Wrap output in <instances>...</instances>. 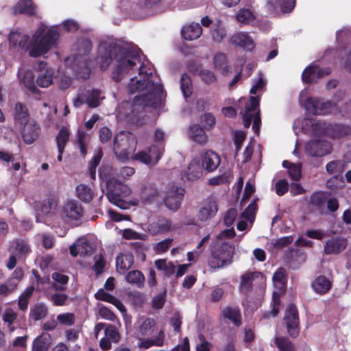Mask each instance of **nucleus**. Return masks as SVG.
<instances>
[{"label": "nucleus", "instance_id": "f257e3e1", "mask_svg": "<svg viewBox=\"0 0 351 351\" xmlns=\"http://www.w3.org/2000/svg\"><path fill=\"white\" fill-rule=\"evenodd\" d=\"M146 62H143L138 69V74L145 78L143 80H135L132 78L128 84V90L130 93L144 89L147 90V93L134 97L132 105L134 109L137 106L142 110L145 107L157 109L163 104L167 95L162 84L155 82L153 80L154 69L152 64L148 60Z\"/></svg>", "mask_w": 351, "mask_h": 351}, {"label": "nucleus", "instance_id": "f03ea898", "mask_svg": "<svg viewBox=\"0 0 351 351\" xmlns=\"http://www.w3.org/2000/svg\"><path fill=\"white\" fill-rule=\"evenodd\" d=\"M141 50L136 47H125L111 43L106 45L101 57V68L106 70L113 60L116 64L112 73V77L116 82L122 80L123 74L129 72L137 63L141 62Z\"/></svg>", "mask_w": 351, "mask_h": 351}, {"label": "nucleus", "instance_id": "7ed1b4c3", "mask_svg": "<svg viewBox=\"0 0 351 351\" xmlns=\"http://www.w3.org/2000/svg\"><path fill=\"white\" fill-rule=\"evenodd\" d=\"M60 34L55 29H48L40 38L39 36L34 34L33 39L28 43L29 36L22 34L19 32L10 33L8 40L12 47H20L29 51V55L33 58H38L46 53L52 47L56 45Z\"/></svg>", "mask_w": 351, "mask_h": 351}, {"label": "nucleus", "instance_id": "20e7f679", "mask_svg": "<svg viewBox=\"0 0 351 351\" xmlns=\"http://www.w3.org/2000/svg\"><path fill=\"white\" fill-rule=\"evenodd\" d=\"M234 235V229L230 228L222 231L217 236L214 250L209 261V265L212 268H222L232 262L234 254V246L230 243L228 239Z\"/></svg>", "mask_w": 351, "mask_h": 351}, {"label": "nucleus", "instance_id": "39448f33", "mask_svg": "<svg viewBox=\"0 0 351 351\" xmlns=\"http://www.w3.org/2000/svg\"><path fill=\"white\" fill-rule=\"evenodd\" d=\"M99 176L103 181L106 182V196L110 203L121 209H128L131 205L134 206L138 204L136 199L129 202L125 199L132 195V189L127 184L118 182L115 179L109 178L104 167L99 169Z\"/></svg>", "mask_w": 351, "mask_h": 351}, {"label": "nucleus", "instance_id": "423d86ee", "mask_svg": "<svg viewBox=\"0 0 351 351\" xmlns=\"http://www.w3.org/2000/svg\"><path fill=\"white\" fill-rule=\"evenodd\" d=\"M135 328V335L138 339V346L140 348L148 349L152 346H163L165 332L162 329L159 330L155 337L146 338L152 336L157 330L158 326L154 319L141 317L136 322Z\"/></svg>", "mask_w": 351, "mask_h": 351}, {"label": "nucleus", "instance_id": "0eeeda50", "mask_svg": "<svg viewBox=\"0 0 351 351\" xmlns=\"http://www.w3.org/2000/svg\"><path fill=\"white\" fill-rule=\"evenodd\" d=\"M345 93L339 90L335 95L333 100H329L326 102H322L317 98L308 97L306 99V109L313 114H324L328 112L331 108L335 107L337 103L344 97Z\"/></svg>", "mask_w": 351, "mask_h": 351}, {"label": "nucleus", "instance_id": "6e6552de", "mask_svg": "<svg viewBox=\"0 0 351 351\" xmlns=\"http://www.w3.org/2000/svg\"><path fill=\"white\" fill-rule=\"evenodd\" d=\"M161 0H137L132 7V16L134 19L141 20L154 16Z\"/></svg>", "mask_w": 351, "mask_h": 351}, {"label": "nucleus", "instance_id": "1a4fd4ad", "mask_svg": "<svg viewBox=\"0 0 351 351\" xmlns=\"http://www.w3.org/2000/svg\"><path fill=\"white\" fill-rule=\"evenodd\" d=\"M273 282L276 288L273 293V309L270 312L269 315H267V317H276L278 313L280 293L283 291L286 283L285 269L280 268L274 273Z\"/></svg>", "mask_w": 351, "mask_h": 351}, {"label": "nucleus", "instance_id": "9d476101", "mask_svg": "<svg viewBox=\"0 0 351 351\" xmlns=\"http://www.w3.org/2000/svg\"><path fill=\"white\" fill-rule=\"evenodd\" d=\"M331 72L330 68H321L318 65L311 64L306 66L302 73V79L304 83L311 84L316 83L317 81Z\"/></svg>", "mask_w": 351, "mask_h": 351}, {"label": "nucleus", "instance_id": "9b49d317", "mask_svg": "<svg viewBox=\"0 0 351 351\" xmlns=\"http://www.w3.org/2000/svg\"><path fill=\"white\" fill-rule=\"evenodd\" d=\"M184 189L176 186L170 187L166 192L165 196V204L166 206L172 210H176L181 205L184 196Z\"/></svg>", "mask_w": 351, "mask_h": 351}, {"label": "nucleus", "instance_id": "f8f14e48", "mask_svg": "<svg viewBox=\"0 0 351 351\" xmlns=\"http://www.w3.org/2000/svg\"><path fill=\"white\" fill-rule=\"evenodd\" d=\"M285 321L290 335L292 337H296L298 335L299 319L298 312L294 305L291 304L287 308Z\"/></svg>", "mask_w": 351, "mask_h": 351}, {"label": "nucleus", "instance_id": "ddd939ff", "mask_svg": "<svg viewBox=\"0 0 351 351\" xmlns=\"http://www.w3.org/2000/svg\"><path fill=\"white\" fill-rule=\"evenodd\" d=\"M332 145L325 140H311L305 144L306 154H331Z\"/></svg>", "mask_w": 351, "mask_h": 351}, {"label": "nucleus", "instance_id": "4468645a", "mask_svg": "<svg viewBox=\"0 0 351 351\" xmlns=\"http://www.w3.org/2000/svg\"><path fill=\"white\" fill-rule=\"evenodd\" d=\"M60 214L62 219L77 220L82 215V208L77 202L69 201L63 206Z\"/></svg>", "mask_w": 351, "mask_h": 351}, {"label": "nucleus", "instance_id": "2eb2a0df", "mask_svg": "<svg viewBox=\"0 0 351 351\" xmlns=\"http://www.w3.org/2000/svg\"><path fill=\"white\" fill-rule=\"evenodd\" d=\"M21 135L26 144H32L39 136L40 128L35 121H30L23 124Z\"/></svg>", "mask_w": 351, "mask_h": 351}, {"label": "nucleus", "instance_id": "dca6fc26", "mask_svg": "<svg viewBox=\"0 0 351 351\" xmlns=\"http://www.w3.org/2000/svg\"><path fill=\"white\" fill-rule=\"evenodd\" d=\"M230 43L250 51H252L255 47L254 40L247 32H239L233 34L230 39Z\"/></svg>", "mask_w": 351, "mask_h": 351}, {"label": "nucleus", "instance_id": "f3484780", "mask_svg": "<svg viewBox=\"0 0 351 351\" xmlns=\"http://www.w3.org/2000/svg\"><path fill=\"white\" fill-rule=\"evenodd\" d=\"M217 201L214 198L208 199L199 209L197 215L198 219L206 221L213 218L217 212Z\"/></svg>", "mask_w": 351, "mask_h": 351}, {"label": "nucleus", "instance_id": "a211bd4d", "mask_svg": "<svg viewBox=\"0 0 351 351\" xmlns=\"http://www.w3.org/2000/svg\"><path fill=\"white\" fill-rule=\"evenodd\" d=\"M203 168L200 161L196 159L193 160L188 165L182 175V180L195 181L203 176Z\"/></svg>", "mask_w": 351, "mask_h": 351}, {"label": "nucleus", "instance_id": "6ab92c4d", "mask_svg": "<svg viewBox=\"0 0 351 351\" xmlns=\"http://www.w3.org/2000/svg\"><path fill=\"white\" fill-rule=\"evenodd\" d=\"M13 14L32 16L36 14V6L32 0H19L12 8Z\"/></svg>", "mask_w": 351, "mask_h": 351}, {"label": "nucleus", "instance_id": "aec40b11", "mask_svg": "<svg viewBox=\"0 0 351 351\" xmlns=\"http://www.w3.org/2000/svg\"><path fill=\"white\" fill-rule=\"evenodd\" d=\"M304 126L309 127L315 135L328 136L329 123L317 120L315 119H305L303 121Z\"/></svg>", "mask_w": 351, "mask_h": 351}, {"label": "nucleus", "instance_id": "412c9836", "mask_svg": "<svg viewBox=\"0 0 351 351\" xmlns=\"http://www.w3.org/2000/svg\"><path fill=\"white\" fill-rule=\"evenodd\" d=\"M51 343L52 338L51 335L43 332L33 340L32 351H48Z\"/></svg>", "mask_w": 351, "mask_h": 351}, {"label": "nucleus", "instance_id": "4be33fe9", "mask_svg": "<svg viewBox=\"0 0 351 351\" xmlns=\"http://www.w3.org/2000/svg\"><path fill=\"white\" fill-rule=\"evenodd\" d=\"M347 246V241L342 238H333L326 241L324 252L327 254H337L343 251Z\"/></svg>", "mask_w": 351, "mask_h": 351}, {"label": "nucleus", "instance_id": "5701e85b", "mask_svg": "<svg viewBox=\"0 0 351 351\" xmlns=\"http://www.w3.org/2000/svg\"><path fill=\"white\" fill-rule=\"evenodd\" d=\"M202 34V27L197 23H192L184 26L181 29V35L184 40H193L197 39Z\"/></svg>", "mask_w": 351, "mask_h": 351}, {"label": "nucleus", "instance_id": "b1692460", "mask_svg": "<svg viewBox=\"0 0 351 351\" xmlns=\"http://www.w3.org/2000/svg\"><path fill=\"white\" fill-rule=\"evenodd\" d=\"M132 143H134V139L133 138H130V136L125 134L124 133H120L117 134L114 138V144L113 148L114 153L117 154L116 149H121L120 154H130V151L128 150L130 149L128 144L130 141Z\"/></svg>", "mask_w": 351, "mask_h": 351}, {"label": "nucleus", "instance_id": "393cba45", "mask_svg": "<svg viewBox=\"0 0 351 351\" xmlns=\"http://www.w3.org/2000/svg\"><path fill=\"white\" fill-rule=\"evenodd\" d=\"M351 135V127L343 124L329 123L328 136L332 138H340Z\"/></svg>", "mask_w": 351, "mask_h": 351}, {"label": "nucleus", "instance_id": "a878e982", "mask_svg": "<svg viewBox=\"0 0 351 351\" xmlns=\"http://www.w3.org/2000/svg\"><path fill=\"white\" fill-rule=\"evenodd\" d=\"M92 247L87 239L84 237L80 238L70 247V253L73 256L77 255L84 256L90 252Z\"/></svg>", "mask_w": 351, "mask_h": 351}, {"label": "nucleus", "instance_id": "bb28decb", "mask_svg": "<svg viewBox=\"0 0 351 351\" xmlns=\"http://www.w3.org/2000/svg\"><path fill=\"white\" fill-rule=\"evenodd\" d=\"M260 279L263 280V276L260 272H247L241 276V281L240 285V289L243 293H247L251 287L254 280Z\"/></svg>", "mask_w": 351, "mask_h": 351}, {"label": "nucleus", "instance_id": "cd10ccee", "mask_svg": "<svg viewBox=\"0 0 351 351\" xmlns=\"http://www.w3.org/2000/svg\"><path fill=\"white\" fill-rule=\"evenodd\" d=\"M134 258L130 254H121L116 261L117 271L120 274H124L132 266Z\"/></svg>", "mask_w": 351, "mask_h": 351}, {"label": "nucleus", "instance_id": "c85d7f7f", "mask_svg": "<svg viewBox=\"0 0 351 351\" xmlns=\"http://www.w3.org/2000/svg\"><path fill=\"white\" fill-rule=\"evenodd\" d=\"M189 136L191 140L199 145H205L208 141V136L204 130L197 124L190 127Z\"/></svg>", "mask_w": 351, "mask_h": 351}, {"label": "nucleus", "instance_id": "c756f323", "mask_svg": "<svg viewBox=\"0 0 351 351\" xmlns=\"http://www.w3.org/2000/svg\"><path fill=\"white\" fill-rule=\"evenodd\" d=\"M97 300L106 301L114 305L121 313L126 312V308L123 304L113 295L106 293L104 289H100L95 294Z\"/></svg>", "mask_w": 351, "mask_h": 351}, {"label": "nucleus", "instance_id": "7c9ffc66", "mask_svg": "<svg viewBox=\"0 0 351 351\" xmlns=\"http://www.w3.org/2000/svg\"><path fill=\"white\" fill-rule=\"evenodd\" d=\"M165 133L160 129H156L154 132V144L149 148V154H163L165 152Z\"/></svg>", "mask_w": 351, "mask_h": 351}, {"label": "nucleus", "instance_id": "2f4dec72", "mask_svg": "<svg viewBox=\"0 0 351 351\" xmlns=\"http://www.w3.org/2000/svg\"><path fill=\"white\" fill-rule=\"evenodd\" d=\"M222 315L225 319L230 320L234 326L241 325V314L239 308L226 306L222 311Z\"/></svg>", "mask_w": 351, "mask_h": 351}, {"label": "nucleus", "instance_id": "473e14b6", "mask_svg": "<svg viewBox=\"0 0 351 351\" xmlns=\"http://www.w3.org/2000/svg\"><path fill=\"white\" fill-rule=\"evenodd\" d=\"M199 161L203 170L210 172L218 167L221 160L219 155H204Z\"/></svg>", "mask_w": 351, "mask_h": 351}, {"label": "nucleus", "instance_id": "72a5a7b5", "mask_svg": "<svg viewBox=\"0 0 351 351\" xmlns=\"http://www.w3.org/2000/svg\"><path fill=\"white\" fill-rule=\"evenodd\" d=\"M88 136L86 133L82 130H78L73 140V145L75 148L79 149L80 154H87L88 147Z\"/></svg>", "mask_w": 351, "mask_h": 351}, {"label": "nucleus", "instance_id": "f704fd0d", "mask_svg": "<svg viewBox=\"0 0 351 351\" xmlns=\"http://www.w3.org/2000/svg\"><path fill=\"white\" fill-rule=\"evenodd\" d=\"M14 119L17 124L21 125L29 122V112L27 106L21 102L15 105Z\"/></svg>", "mask_w": 351, "mask_h": 351}, {"label": "nucleus", "instance_id": "c9c22d12", "mask_svg": "<svg viewBox=\"0 0 351 351\" xmlns=\"http://www.w3.org/2000/svg\"><path fill=\"white\" fill-rule=\"evenodd\" d=\"M215 68L219 70L223 75H226L230 72V66L228 65L227 57L225 53L219 52L213 58Z\"/></svg>", "mask_w": 351, "mask_h": 351}, {"label": "nucleus", "instance_id": "e433bc0d", "mask_svg": "<svg viewBox=\"0 0 351 351\" xmlns=\"http://www.w3.org/2000/svg\"><path fill=\"white\" fill-rule=\"evenodd\" d=\"M69 137L70 132L69 128L67 127L62 126L60 129L56 137L58 154H63L66 144L69 140Z\"/></svg>", "mask_w": 351, "mask_h": 351}, {"label": "nucleus", "instance_id": "4c0bfd02", "mask_svg": "<svg viewBox=\"0 0 351 351\" xmlns=\"http://www.w3.org/2000/svg\"><path fill=\"white\" fill-rule=\"evenodd\" d=\"M12 253L19 258L26 256L30 252V247L28 243L22 239H16L13 241L11 247Z\"/></svg>", "mask_w": 351, "mask_h": 351}, {"label": "nucleus", "instance_id": "58836bf2", "mask_svg": "<svg viewBox=\"0 0 351 351\" xmlns=\"http://www.w3.org/2000/svg\"><path fill=\"white\" fill-rule=\"evenodd\" d=\"M17 319V313L16 311L10 307L5 308L2 314V320L9 331L12 332L15 328L13 326Z\"/></svg>", "mask_w": 351, "mask_h": 351}, {"label": "nucleus", "instance_id": "ea45409f", "mask_svg": "<svg viewBox=\"0 0 351 351\" xmlns=\"http://www.w3.org/2000/svg\"><path fill=\"white\" fill-rule=\"evenodd\" d=\"M21 82L26 88L33 94H40V91L37 88L34 82V75L30 70L24 72L23 77L21 79Z\"/></svg>", "mask_w": 351, "mask_h": 351}, {"label": "nucleus", "instance_id": "a19ab883", "mask_svg": "<svg viewBox=\"0 0 351 351\" xmlns=\"http://www.w3.org/2000/svg\"><path fill=\"white\" fill-rule=\"evenodd\" d=\"M312 287L317 293L324 294L330 290L331 283L326 277L319 276L313 281Z\"/></svg>", "mask_w": 351, "mask_h": 351}, {"label": "nucleus", "instance_id": "79ce46f5", "mask_svg": "<svg viewBox=\"0 0 351 351\" xmlns=\"http://www.w3.org/2000/svg\"><path fill=\"white\" fill-rule=\"evenodd\" d=\"M210 33L213 40L218 43H221L226 36V28L220 21L214 23Z\"/></svg>", "mask_w": 351, "mask_h": 351}, {"label": "nucleus", "instance_id": "37998d69", "mask_svg": "<svg viewBox=\"0 0 351 351\" xmlns=\"http://www.w3.org/2000/svg\"><path fill=\"white\" fill-rule=\"evenodd\" d=\"M78 197L84 202H89L94 197V192L91 188L86 184H81L76 188Z\"/></svg>", "mask_w": 351, "mask_h": 351}, {"label": "nucleus", "instance_id": "c03bdc74", "mask_svg": "<svg viewBox=\"0 0 351 351\" xmlns=\"http://www.w3.org/2000/svg\"><path fill=\"white\" fill-rule=\"evenodd\" d=\"M180 88L184 97H189L193 93L192 81L187 73H184L181 76Z\"/></svg>", "mask_w": 351, "mask_h": 351}, {"label": "nucleus", "instance_id": "a18cd8bd", "mask_svg": "<svg viewBox=\"0 0 351 351\" xmlns=\"http://www.w3.org/2000/svg\"><path fill=\"white\" fill-rule=\"evenodd\" d=\"M282 166L288 169L289 175L293 180L298 181L301 178L300 164H292L287 160H285L282 162Z\"/></svg>", "mask_w": 351, "mask_h": 351}, {"label": "nucleus", "instance_id": "49530a36", "mask_svg": "<svg viewBox=\"0 0 351 351\" xmlns=\"http://www.w3.org/2000/svg\"><path fill=\"white\" fill-rule=\"evenodd\" d=\"M101 90L97 88H93L90 91L88 92V95L86 97V102L89 108H94L99 106V97Z\"/></svg>", "mask_w": 351, "mask_h": 351}, {"label": "nucleus", "instance_id": "de8ad7c7", "mask_svg": "<svg viewBox=\"0 0 351 351\" xmlns=\"http://www.w3.org/2000/svg\"><path fill=\"white\" fill-rule=\"evenodd\" d=\"M125 280L130 284H135L137 287H141L143 285L145 278L141 271L134 270L125 276Z\"/></svg>", "mask_w": 351, "mask_h": 351}, {"label": "nucleus", "instance_id": "09e8293b", "mask_svg": "<svg viewBox=\"0 0 351 351\" xmlns=\"http://www.w3.org/2000/svg\"><path fill=\"white\" fill-rule=\"evenodd\" d=\"M47 312V307L44 304H38L31 309L30 316L35 321H38L45 317Z\"/></svg>", "mask_w": 351, "mask_h": 351}, {"label": "nucleus", "instance_id": "8fccbe9b", "mask_svg": "<svg viewBox=\"0 0 351 351\" xmlns=\"http://www.w3.org/2000/svg\"><path fill=\"white\" fill-rule=\"evenodd\" d=\"M155 265L158 270L162 271L165 275H171L176 271V267L173 264L167 262L166 259L156 261Z\"/></svg>", "mask_w": 351, "mask_h": 351}, {"label": "nucleus", "instance_id": "3c124183", "mask_svg": "<svg viewBox=\"0 0 351 351\" xmlns=\"http://www.w3.org/2000/svg\"><path fill=\"white\" fill-rule=\"evenodd\" d=\"M132 159L147 166L155 165L160 160L159 155H133Z\"/></svg>", "mask_w": 351, "mask_h": 351}, {"label": "nucleus", "instance_id": "603ef678", "mask_svg": "<svg viewBox=\"0 0 351 351\" xmlns=\"http://www.w3.org/2000/svg\"><path fill=\"white\" fill-rule=\"evenodd\" d=\"M237 20L243 23L248 24L255 19L252 12L249 9H241L236 15Z\"/></svg>", "mask_w": 351, "mask_h": 351}, {"label": "nucleus", "instance_id": "864d4df0", "mask_svg": "<svg viewBox=\"0 0 351 351\" xmlns=\"http://www.w3.org/2000/svg\"><path fill=\"white\" fill-rule=\"evenodd\" d=\"M326 200V195L322 192L315 193L311 198V204L317 206L321 212H322L324 208Z\"/></svg>", "mask_w": 351, "mask_h": 351}, {"label": "nucleus", "instance_id": "5fc2aeb1", "mask_svg": "<svg viewBox=\"0 0 351 351\" xmlns=\"http://www.w3.org/2000/svg\"><path fill=\"white\" fill-rule=\"evenodd\" d=\"M256 208L257 206L256 201L254 200L243 211L241 215V218L246 219L247 221H249L250 224H252L255 218Z\"/></svg>", "mask_w": 351, "mask_h": 351}, {"label": "nucleus", "instance_id": "6e6d98bb", "mask_svg": "<svg viewBox=\"0 0 351 351\" xmlns=\"http://www.w3.org/2000/svg\"><path fill=\"white\" fill-rule=\"evenodd\" d=\"M233 178L232 173H225L213 177L208 180V184L212 186L219 185L229 182Z\"/></svg>", "mask_w": 351, "mask_h": 351}, {"label": "nucleus", "instance_id": "4d7b16f0", "mask_svg": "<svg viewBox=\"0 0 351 351\" xmlns=\"http://www.w3.org/2000/svg\"><path fill=\"white\" fill-rule=\"evenodd\" d=\"M199 75L201 80L206 84H213L217 80L215 73L208 69H202L199 73Z\"/></svg>", "mask_w": 351, "mask_h": 351}, {"label": "nucleus", "instance_id": "13d9d810", "mask_svg": "<svg viewBox=\"0 0 351 351\" xmlns=\"http://www.w3.org/2000/svg\"><path fill=\"white\" fill-rule=\"evenodd\" d=\"M212 348V343L208 341L203 335L198 336V342L195 346L196 351H210Z\"/></svg>", "mask_w": 351, "mask_h": 351}, {"label": "nucleus", "instance_id": "bf43d9fd", "mask_svg": "<svg viewBox=\"0 0 351 351\" xmlns=\"http://www.w3.org/2000/svg\"><path fill=\"white\" fill-rule=\"evenodd\" d=\"M105 336L112 342H117L120 339V335L114 326L111 325L106 326Z\"/></svg>", "mask_w": 351, "mask_h": 351}, {"label": "nucleus", "instance_id": "052dcab7", "mask_svg": "<svg viewBox=\"0 0 351 351\" xmlns=\"http://www.w3.org/2000/svg\"><path fill=\"white\" fill-rule=\"evenodd\" d=\"M52 75L47 73L40 74L36 80L37 84L42 88H47L49 86L52 84Z\"/></svg>", "mask_w": 351, "mask_h": 351}, {"label": "nucleus", "instance_id": "680f3d73", "mask_svg": "<svg viewBox=\"0 0 351 351\" xmlns=\"http://www.w3.org/2000/svg\"><path fill=\"white\" fill-rule=\"evenodd\" d=\"M172 241L173 240L171 239H165L156 243L154 245V249L157 254H163L170 247L172 244Z\"/></svg>", "mask_w": 351, "mask_h": 351}, {"label": "nucleus", "instance_id": "e2e57ef3", "mask_svg": "<svg viewBox=\"0 0 351 351\" xmlns=\"http://www.w3.org/2000/svg\"><path fill=\"white\" fill-rule=\"evenodd\" d=\"M275 343L281 351H294V347L287 339L276 338Z\"/></svg>", "mask_w": 351, "mask_h": 351}, {"label": "nucleus", "instance_id": "0e129e2a", "mask_svg": "<svg viewBox=\"0 0 351 351\" xmlns=\"http://www.w3.org/2000/svg\"><path fill=\"white\" fill-rule=\"evenodd\" d=\"M98 314L100 317L106 320L114 322L117 319L115 315L110 309L104 306H98Z\"/></svg>", "mask_w": 351, "mask_h": 351}, {"label": "nucleus", "instance_id": "69168bd1", "mask_svg": "<svg viewBox=\"0 0 351 351\" xmlns=\"http://www.w3.org/2000/svg\"><path fill=\"white\" fill-rule=\"evenodd\" d=\"M57 320L62 325L71 326L75 322V316L70 313H62L57 316Z\"/></svg>", "mask_w": 351, "mask_h": 351}, {"label": "nucleus", "instance_id": "338daca9", "mask_svg": "<svg viewBox=\"0 0 351 351\" xmlns=\"http://www.w3.org/2000/svg\"><path fill=\"white\" fill-rule=\"evenodd\" d=\"M120 232L122 233L123 237L125 238V239L143 240L145 238V234H141L129 228L125 229L123 230H120Z\"/></svg>", "mask_w": 351, "mask_h": 351}, {"label": "nucleus", "instance_id": "774afa93", "mask_svg": "<svg viewBox=\"0 0 351 351\" xmlns=\"http://www.w3.org/2000/svg\"><path fill=\"white\" fill-rule=\"evenodd\" d=\"M68 296L64 293H56L51 295L50 300L55 306H64L66 304Z\"/></svg>", "mask_w": 351, "mask_h": 351}]
</instances>
